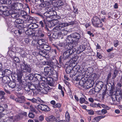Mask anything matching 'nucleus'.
I'll return each mask as SVG.
<instances>
[{"instance_id": "nucleus-1", "label": "nucleus", "mask_w": 122, "mask_h": 122, "mask_svg": "<svg viewBox=\"0 0 122 122\" xmlns=\"http://www.w3.org/2000/svg\"><path fill=\"white\" fill-rule=\"evenodd\" d=\"M34 86L36 89L34 88L33 92L34 96L37 95L39 92L43 94H46L48 92H50L51 90V88L48 85L44 83H42L41 84L40 83L38 82L37 84H35Z\"/></svg>"}, {"instance_id": "nucleus-2", "label": "nucleus", "mask_w": 122, "mask_h": 122, "mask_svg": "<svg viewBox=\"0 0 122 122\" xmlns=\"http://www.w3.org/2000/svg\"><path fill=\"white\" fill-rule=\"evenodd\" d=\"M81 38V35L77 32L73 33L68 36L66 41L68 44H72L77 43L79 41Z\"/></svg>"}, {"instance_id": "nucleus-3", "label": "nucleus", "mask_w": 122, "mask_h": 122, "mask_svg": "<svg viewBox=\"0 0 122 122\" xmlns=\"http://www.w3.org/2000/svg\"><path fill=\"white\" fill-rule=\"evenodd\" d=\"M29 23V22L27 21L26 20L25 21H24V22L22 23V25H20L18 27V30L14 31V33L15 34V36H16L17 37L21 36V34L24 32V28H28Z\"/></svg>"}, {"instance_id": "nucleus-4", "label": "nucleus", "mask_w": 122, "mask_h": 122, "mask_svg": "<svg viewBox=\"0 0 122 122\" xmlns=\"http://www.w3.org/2000/svg\"><path fill=\"white\" fill-rule=\"evenodd\" d=\"M70 44H66L65 46V48L67 49L64 51L63 55L62 58L64 60L68 59L70 55L75 52V49H72V47Z\"/></svg>"}, {"instance_id": "nucleus-5", "label": "nucleus", "mask_w": 122, "mask_h": 122, "mask_svg": "<svg viewBox=\"0 0 122 122\" xmlns=\"http://www.w3.org/2000/svg\"><path fill=\"white\" fill-rule=\"evenodd\" d=\"M85 73L84 72L83 73H80L79 75H78L77 77L76 80V81H78L80 80L79 82V86L78 88L81 90H83L84 89H86L85 85L86 81H83L81 79L82 77L83 76L85 75Z\"/></svg>"}, {"instance_id": "nucleus-6", "label": "nucleus", "mask_w": 122, "mask_h": 122, "mask_svg": "<svg viewBox=\"0 0 122 122\" xmlns=\"http://www.w3.org/2000/svg\"><path fill=\"white\" fill-rule=\"evenodd\" d=\"M92 22L93 25L96 28L101 27L103 26L101 19L97 16L93 17L92 19Z\"/></svg>"}, {"instance_id": "nucleus-7", "label": "nucleus", "mask_w": 122, "mask_h": 122, "mask_svg": "<svg viewBox=\"0 0 122 122\" xmlns=\"http://www.w3.org/2000/svg\"><path fill=\"white\" fill-rule=\"evenodd\" d=\"M21 69L24 72L30 73L32 68L30 65L25 61H23L22 64H20Z\"/></svg>"}, {"instance_id": "nucleus-8", "label": "nucleus", "mask_w": 122, "mask_h": 122, "mask_svg": "<svg viewBox=\"0 0 122 122\" xmlns=\"http://www.w3.org/2000/svg\"><path fill=\"white\" fill-rule=\"evenodd\" d=\"M115 94V95H114V97L115 98L116 101L118 102H120L121 100L122 90L121 88H117L116 90Z\"/></svg>"}, {"instance_id": "nucleus-9", "label": "nucleus", "mask_w": 122, "mask_h": 122, "mask_svg": "<svg viewBox=\"0 0 122 122\" xmlns=\"http://www.w3.org/2000/svg\"><path fill=\"white\" fill-rule=\"evenodd\" d=\"M70 46H71V47H72V49H74L75 50V51H79V53H81L83 51H84L86 47L85 46L83 45H77L74 47L72 45H70Z\"/></svg>"}, {"instance_id": "nucleus-10", "label": "nucleus", "mask_w": 122, "mask_h": 122, "mask_svg": "<svg viewBox=\"0 0 122 122\" xmlns=\"http://www.w3.org/2000/svg\"><path fill=\"white\" fill-rule=\"evenodd\" d=\"M37 108L43 111L48 112L50 110V109L47 105L45 104H41L37 106Z\"/></svg>"}, {"instance_id": "nucleus-11", "label": "nucleus", "mask_w": 122, "mask_h": 122, "mask_svg": "<svg viewBox=\"0 0 122 122\" xmlns=\"http://www.w3.org/2000/svg\"><path fill=\"white\" fill-rule=\"evenodd\" d=\"M23 83L22 80L18 81L16 84L15 87V90L16 91H18L21 90L22 87Z\"/></svg>"}, {"instance_id": "nucleus-12", "label": "nucleus", "mask_w": 122, "mask_h": 122, "mask_svg": "<svg viewBox=\"0 0 122 122\" xmlns=\"http://www.w3.org/2000/svg\"><path fill=\"white\" fill-rule=\"evenodd\" d=\"M60 32L58 34L57 38L59 39L63 38V36L66 35L68 33V31L64 29H62Z\"/></svg>"}, {"instance_id": "nucleus-13", "label": "nucleus", "mask_w": 122, "mask_h": 122, "mask_svg": "<svg viewBox=\"0 0 122 122\" xmlns=\"http://www.w3.org/2000/svg\"><path fill=\"white\" fill-rule=\"evenodd\" d=\"M54 68L52 67L50 72V75H52L54 79L57 80L58 77V73L54 69Z\"/></svg>"}, {"instance_id": "nucleus-14", "label": "nucleus", "mask_w": 122, "mask_h": 122, "mask_svg": "<svg viewBox=\"0 0 122 122\" xmlns=\"http://www.w3.org/2000/svg\"><path fill=\"white\" fill-rule=\"evenodd\" d=\"M50 3L48 1H45L43 3H41L39 5H38L37 6L39 9H42V8H44L45 7L49 6L50 5Z\"/></svg>"}, {"instance_id": "nucleus-15", "label": "nucleus", "mask_w": 122, "mask_h": 122, "mask_svg": "<svg viewBox=\"0 0 122 122\" xmlns=\"http://www.w3.org/2000/svg\"><path fill=\"white\" fill-rule=\"evenodd\" d=\"M53 56L51 59V60L50 61V62H52L53 63V64H52V66L56 67L57 66H58V65L59 64L58 61L55 58V56Z\"/></svg>"}, {"instance_id": "nucleus-16", "label": "nucleus", "mask_w": 122, "mask_h": 122, "mask_svg": "<svg viewBox=\"0 0 122 122\" xmlns=\"http://www.w3.org/2000/svg\"><path fill=\"white\" fill-rule=\"evenodd\" d=\"M94 84V81H93L90 80L89 81H86L85 87L86 89H89L92 87Z\"/></svg>"}, {"instance_id": "nucleus-17", "label": "nucleus", "mask_w": 122, "mask_h": 122, "mask_svg": "<svg viewBox=\"0 0 122 122\" xmlns=\"http://www.w3.org/2000/svg\"><path fill=\"white\" fill-rule=\"evenodd\" d=\"M52 67L55 68L56 67L49 66V67L47 66L44 68V71L46 75H50V72Z\"/></svg>"}, {"instance_id": "nucleus-18", "label": "nucleus", "mask_w": 122, "mask_h": 122, "mask_svg": "<svg viewBox=\"0 0 122 122\" xmlns=\"http://www.w3.org/2000/svg\"><path fill=\"white\" fill-rule=\"evenodd\" d=\"M46 82L47 84L44 83L46 84H47L48 86V85L51 86H53V79L52 77L49 76L47 77Z\"/></svg>"}, {"instance_id": "nucleus-19", "label": "nucleus", "mask_w": 122, "mask_h": 122, "mask_svg": "<svg viewBox=\"0 0 122 122\" xmlns=\"http://www.w3.org/2000/svg\"><path fill=\"white\" fill-rule=\"evenodd\" d=\"M23 72L21 69L20 70L17 69V75L18 81L22 80L21 78L23 75Z\"/></svg>"}, {"instance_id": "nucleus-20", "label": "nucleus", "mask_w": 122, "mask_h": 122, "mask_svg": "<svg viewBox=\"0 0 122 122\" xmlns=\"http://www.w3.org/2000/svg\"><path fill=\"white\" fill-rule=\"evenodd\" d=\"M24 22V20L20 18H17L15 20V22H14V26L16 27H18V25L20 24H22V23Z\"/></svg>"}, {"instance_id": "nucleus-21", "label": "nucleus", "mask_w": 122, "mask_h": 122, "mask_svg": "<svg viewBox=\"0 0 122 122\" xmlns=\"http://www.w3.org/2000/svg\"><path fill=\"white\" fill-rule=\"evenodd\" d=\"M15 100L16 102L20 103H24L25 102V100L24 97L21 96H20V97H18L15 98Z\"/></svg>"}, {"instance_id": "nucleus-22", "label": "nucleus", "mask_w": 122, "mask_h": 122, "mask_svg": "<svg viewBox=\"0 0 122 122\" xmlns=\"http://www.w3.org/2000/svg\"><path fill=\"white\" fill-rule=\"evenodd\" d=\"M39 53L40 55L43 57H45V58H48L49 57L48 53L43 50L39 51Z\"/></svg>"}, {"instance_id": "nucleus-23", "label": "nucleus", "mask_w": 122, "mask_h": 122, "mask_svg": "<svg viewBox=\"0 0 122 122\" xmlns=\"http://www.w3.org/2000/svg\"><path fill=\"white\" fill-rule=\"evenodd\" d=\"M46 119L48 122H52L56 120L55 117L53 115H51L46 117Z\"/></svg>"}, {"instance_id": "nucleus-24", "label": "nucleus", "mask_w": 122, "mask_h": 122, "mask_svg": "<svg viewBox=\"0 0 122 122\" xmlns=\"http://www.w3.org/2000/svg\"><path fill=\"white\" fill-rule=\"evenodd\" d=\"M47 21L46 19H43L42 20L39 21V25H40L41 27L42 28L44 27V26L46 25Z\"/></svg>"}, {"instance_id": "nucleus-25", "label": "nucleus", "mask_w": 122, "mask_h": 122, "mask_svg": "<svg viewBox=\"0 0 122 122\" xmlns=\"http://www.w3.org/2000/svg\"><path fill=\"white\" fill-rule=\"evenodd\" d=\"M112 84L110 83V84L111 85L110 86V95L111 96H113V93L114 92V88L115 84L114 82H112Z\"/></svg>"}, {"instance_id": "nucleus-26", "label": "nucleus", "mask_w": 122, "mask_h": 122, "mask_svg": "<svg viewBox=\"0 0 122 122\" xmlns=\"http://www.w3.org/2000/svg\"><path fill=\"white\" fill-rule=\"evenodd\" d=\"M21 4L18 2L14 3L12 5V8H14L16 10H19L21 8H19V6H20Z\"/></svg>"}, {"instance_id": "nucleus-27", "label": "nucleus", "mask_w": 122, "mask_h": 122, "mask_svg": "<svg viewBox=\"0 0 122 122\" xmlns=\"http://www.w3.org/2000/svg\"><path fill=\"white\" fill-rule=\"evenodd\" d=\"M93 68L92 67H88L86 69L85 72L84 71L83 72H82V71H81L80 73H81H81H83L84 72L85 73V75L86 74V73H88L87 75H89L93 72Z\"/></svg>"}, {"instance_id": "nucleus-28", "label": "nucleus", "mask_w": 122, "mask_h": 122, "mask_svg": "<svg viewBox=\"0 0 122 122\" xmlns=\"http://www.w3.org/2000/svg\"><path fill=\"white\" fill-rule=\"evenodd\" d=\"M15 82L13 81H10L8 82V85L9 87L12 89L15 88Z\"/></svg>"}, {"instance_id": "nucleus-29", "label": "nucleus", "mask_w": 122, "mask_h": 122, "mask_svg": "<svg viewBox=\"0 0 122 122\" xmlns=\"http://www.w3.org/2000/svg\"><path fill=\"white\" fill-rule=\"evenodd\" d=\"M32 30L30 28L28 29L25 31V33L26 35H32V36H34L35 35V33H33L32 32Z\"/></svg>"}, {"instance_id": "nucleus-30", "label": "nucleus", "mask_w": 122, "mask_h": 122, "mask_svg": "<svg viewBox=\"0 0 122 122\" xmlns=\"http://www.w3.org/2000/svg\"><path fill=\"white\" fill-rule=\"evenodd\" d=\"M20 16L26 20V19L27 18V16H28V15L27 14V13L26 12L23 10H22L21 11Z\"/></svg>"}, {"instance_id": "nucleus-31", "label": "nucleus", "mask_w": 122, "mask_h": 122, "mask_svg": "<svg viewBox=\"0 0 122 122\" xmlns=\"http://www.w3.org/2000/svg\"><path fill=\"white\" fill-rule=\"evenodd\" d=\"M58 23V26L61 30L62 29H62V28L64 27L67 26L66 25L67 24L66 23H61V22H59Z\"/></svg>"}, {"instance_id": "nucleus-32", "label": "nucleus", "mask_w": 122, "mask_h": 122, "mask_svg": "<svg viewBox=\"0 0 122 122\" xmlns=\"http://www.w3.org/2000/svg\"><path fill=\"white\" fill-rule=\"evenodd\" d=\"M63 19L62 18H61L60 16L59 15H57L56 13V14L54 16V17H53V18H52V20H58V21L59 22V21L60 22L61 21V20H62Z\"/></svg>"}, {"instance_id": "nucleus-33", "label": "nucleus", "mask_w": 122, "mask_h": 122, "mask_svg": "<svg viewBox=\"0 0 122 122\" xmlns=\"http://www.w3.org/2000/svg\"><path fill=\"white\" fill-rule=\"evenodd\" d=\"M26 20H28L27 21L31 23H33L36 21V20L34 18L29 16V15L27 16V18L26 19Z\"/></svg>"}, {"instance_id": "nucleus-34", "label": "nucleus", "mask_w": 122, "mask_h": 122, "mask_svg": "<svg viewBox=\"0 0 122 122\" xmlns=\"http://www.w3.org/2000/svg\"><path fill=\"white\" fill-rule=\"evenodd\" d=\"M4 76L10 75L11 74V71L9 69H5L3 71Z\"/></svg>"}, {"instance_id": "nucleus-35", "label": "nucleus", "mask_w": 122, "mask_h": 122, "mask_svg": "<svg viewBox=\"0 0 122 122\" xmlns=\"http://www.w3.org/2000/svg\"><path fill=\"white\" fill-rule=\"evenodd\" d=\"M65 120L67 122H69L70 120V114L68 111H66L65 115Z\"/></svg>"}, {"instance_id": "nucleus-36", "label": "nucleus", "mask_w": 122, "mask_h": 122, "mask_svg": "<svg viewBox=\"0 0 122 122\" xmlns=\"http://www.w3.org/2000/svg\"><path fill=\"white\" fill-rule=\"evenodd\" d=\"M103 85V83L102 81H100L96 84L95 86L101 89L102 88Z\"/></svg>"}, {"instance_id": "nucleus-37", "label": "nucleus", "mask_w": 122, "mask_h": 122, "mask_svg": "<svg viewBox=\"0 0 122 122\" xmlns=\"http://www.w3.org/2000/svg\"><path fill=\"white\" fill-rule=\"evenodd\" d=\"M118 72V71L116 69H114L113 74L112 75V79H114L116 77Z\"/></svg>"}, {"instance_id": "nucleus-38", "label": "nucleus", "mask_w": 122, "mask_h": 122, "mask_svg": "<svg viewBox=\"0 0 122 122\" xmlns=\"http://www.w3.org/2000/svg\"><path fill=\"white\" fill-rule=\"evenodd\" d=\"M5 94V92L2 90L0 91V99L1 100L3 99V100L5 99L4 96Z\"/></svg>"}, {"instance_id": "nucleus-39", "label": "nucleus", "mask_w": 122, "mask_h": 122, "mask_svg": "<svg viewBox=\"0 0 122 122\" xmlns=\"http://www.w3.org/2000/svg\"><path fill=\"white\" fill-rule=\"evenodd\" d=\"M22 118V117L20 113L16 115L14 117V120L16 121H18Z\"/></svg>"}, {"instance_id": "nucleus-40", "label": "nucleus", "mask_w": 122, "mask_h": 122, "mask_svg": "<svg viewBox=\"0 0 122 122\" xmlns=\"http://www.w3.org/2000/svg\"><path fill=\"white\" fill-rule=\"evenodd\" d=\"M100 104L99 103L97 104L96 103H93L92 102L90 104V106L91 107H99L101 108V107H100Z\"/></svg>"}, {"instance_id": "nucleus-41", "label": "nucleus", "mask_w": 122, "mask_h": 122, "mask_svg": "<svg viewBox=\"0 0 122 122\" xmlns=\"http://www.w3.org/2000/svg\"><path fill=\"white\" fill-rule=\"evenodd\" d=\"M76 70H75L72 68L71 69V71L70 73V77H72L73 76H75L77 72Z\"/></svg>"}, {"instance_id": "nucleus-42", "label": "nucleus", "mask_w": 122, "mask_h": 122, "mask_svg": "<svg viewBox=\"0 0 122 122\" xmlns=\"http://www.w3.org/2000/svg\"><path fill=\"white\" fill-rule=\"evenodd\" d=\"M80 103L81 104L84 103L85 104H88L89 103V102L86 101L85 99L83 97H81L79 99Z\"/></svg>"}, {"instance_id": "nucleus-43", "label": "nucleus", "mask_w": 122, "mask_h": 122, "mask_svg": "<svg viewBox=\"0 0 122 122\" xmlns=\"http://www.w3.org/2000/svg\"><path fill=\"white\" fill-rule=\"evenodd\" d=\"M42 76L40 74H34V77L35 80L38 81H41Z\"/></svg>"}, {"instance_id": "nucleus-44", "label": "nucleus", "mask_w": 122, "mask_h": 122, "mask_svg": "<svg viewBox=\"0 0 122 122\" xmlns=\"http://www.w3.org/2000/svg\"><path fill=\"white\" fill-rule=\"evenodd\" d=\"M43 49L49 51L51 50V47L50 46L46 44H44L43 45Z\"/></svg>"}, {"instance_id": "nucleus-45", "label": "nucleus", "mask_w": 122, "mask_h": 122, "mask_svg": "<svg viewBox=\"0 0 122 122\" xmlns=\"http://www.w3.org/2000/svg\"><path fill=\"white\" fill-rule=\"evenodd\" d=\"M57 4L56 6L57 7H60L63 5L64 3L63 1L61 0H59L57 2Z\"/></svg>"}, {"instance_id": "nucleus-46", "label": "nucleus", "mask_w": 122, "mask_h": 122, "mask_svg": "<svg viewBox=\"0 0 122 122\" xmlns=\"http://www.w3.org/2000/svg\"><path fill=\"white\" fill-rule=\"evenodd\" d=\"M6 76H4L3 71L2 70H0V78H2V80H3L5 81V78H6Z\"/></svg>"}, {"instance_id": "nucleus-47", "label": "nucleus", "mask_w": 122, "mask_h": 122, "mask_svg": "<svg viewBox=\"0 0 122 122\" xmlns=\"http://www.w3.org/2000/svg\"><path fill=\"white\" fill-rule=\"evenodd\" d=\"M66 25L67 26H68L69 25H76L77 24V21L75 20H74L73 21H71L68 23H66Z\"/></svg>"}, {"instance_id": "nucleus-48", "label": "nucleus", "mask_w": 122, "mask_h": 122, "mask_svg": "<svg viewBox=\"0 0 122 122\" xmlns=\"http://www.w3.org/2000/svg\"><path fill=\"white\" fill-rule=\"evenodd\" d=\"M52 62H50V61H44L43 62V64L44 65H48L52 67V64H53Z\"/></svg>"}, {"instance_id": "nucleus-49", "label": "nucleus", "mask_w": 122, "mask_h": 122, "mask_svg": "<svg viewBox=\"0 0 122 122\" xmlns=\"http://www.w3.org/2000/svg\"><path fill=\"white\" fill-rule=\"evenodd\" d=\"M56 14V12L55 10L52 11V12H50V15L51 16V20H52V18H53V17H54V16Z\"/></svg>"}, {"instance_id": "nucleus-50", "label": "nucleus", "mask_w": 122, "mask_h": 122, "mask_svg": "<svg viewBox=\"0 0 122 122\" xmlns=\"http://www.w3.org/2000/svg\"><path fill=\"white\" fill-rule=\"evenodd\" d=\"M10 14V11L7 10L2 12V15H2L3 16H7L9 15Z\"/></svg>"}, {"instance_id": "nucleus-51", "label": "nucleus", "mask_w": 122, "mask_h": 122, "mask_svg": "<svg viewBox=\"0 0 122 122\" xmlns=\"http://www.w3.org/2000/svg\"><path fill=\"white\" fill-rule=\"evenodd\" d=\"M11 16L13 19H15L17 18V17H18L19 15L17 13H13L12 12V14H11Z\"/></svg>"}, {"instance_id": "nucleus-52", "label": "nucleus", "mask_w": 122, "mask_h": 122, "mask_svg": "<svg viewBox=\"0 0 122 122\" xmlns=\"http://www.w3.org/2000/svg\"><path fill=\"white\" fill-rule=\"evenodd\" d=\"M19 49L20 50V54L23 57H26L27 55V53L24 50H22V51H21V49L20 48H19Z\"/></svg>"}, {"instance_id": "nucleus-53", "label": "nucleus", "mask_w": 122, "mask_h": 122, "mask_svg": "<svg viewBox=\"0 0 122 122\" xmlns=\"http://www.w3.org/2000/svg\"><path fill=\"white\" fill-rule=\"evenodd\" d=\"M72 67L70 66H67L66 70V71L67 74H70L71 71Z\"/></svg>"}, {"instance_id": "nucleus-54", "label": "nucleus", "mask_w": 122, "mask_h": 122, "mask_svg": "<svg viewBox=\"0 0 122 122\" xmlns=\"http://www.w3.org/2000/svg\"><path fill=\"white\" fill-rule=\"evenodd\" d=\"M35 78L34 75L31 73H30L28 76V78L29 80H32Z\"/></svg>"}, {"instance_id": "nucleus-55", "label": "nucleus", "mask_w": 122, "mask_h": 122, "mask_svg": "<svg viewBox=\"0 0 122 122\" xmlns=\"http://www.w3.org/2000/svg\"><path fill=\"white\" fill-rule=\"evenodd\" d=\"M20 61V60L18 57H15L14 58L13 62L15 64V66L17 65L16 63H19Z\"/></svg>"}, {"instance_id": "nucleus-56", "label": "nucleus", "mask_w": 122, "mask_h": 122, "mask_svg": "<svg viewBox=\"0 0 122 122\" xmlns=\"http://www.w3.org/2000/svg\"><path fill=\"white\" fill-rule=\"evenodd\" d=\"M3 1L4 4L7 5H10L12 3L11 0H3Z\"/></svg>"}, {"instance_id": "nucleus-57", "label": "nucleus", "mask_w": 122, "mask_h": 122, "mask_svg": "<svg viewBox=\"0 0 122 122\" xmlns=\"http://www.w3.org/2000/svg\"><path fill=\"white\" fill-rule=\"evenodd\" d=\"M50 52H51L52 55L55 56L57 54V51L56 49H52L50 50Z\"/></svg>"}, {"instance_id": "nucleus-58", "label": "nucleus", "mask_w": 122, "mask_h": 122, "mask_svg": "<svg viewBox=\"0 0 122 122\" xmlns=\"http://www.w3.org/2000/svg\"><path fill=\"white\" fill-rule=\"evenodd\" d=\"M111 72H110L108 74L107 78V83H108L109 81L111 80Z\"/></svg>"}, {"instance_id": "nucleus-59", "label": "nucleus", "mask_w": 122, "mask_h": 122, "mask_svg": "<svg viewBox=\"0 0 122 122\" xmlns=\"http://www.w3.org/2000/svg\"><path fill=\"white\" fill-rule=\"evenodd\" d=\"M30 109L31 111L33 112H36L34 106L32 105H30Z\"/></svg>"}, {"instance_id": "nucleus-60", "label": "nucleus", "mask_w": 122, "mask_h": 122, "mask_svg": "<svg viewBox=\"0 0 122 122\" xmlns=\"http://www.w3.org/2000/svg\"><path fill=\"white\" fill-rule=\"evenodd\" d=\"M73 66L74 67L72 68L74 70H76L78 72V70L80 69V66L79 65H77Z\"/></svg>"}, {"instance_id": "nucleus-61", "label": "nucleus", "mask_w": 122, "mask_h": 122, "mask_svg": "<svg viewBox=\"0 0 122 122\" xmlns=\"http://www.w3.org/2000/svg\"><path fill=\"white\" fill-rule=\"evenodd\" d=\"M32 30L33 29H35L37 28L38 27V25L36 24L35 22L32 23Z\"/></svg>"}, {"instance_id": "nucleus-62", "label": "nucleus", "mask_w": 122, "mask_h": 122, "mask_svg": "<svg viewBox=\"0 0 122 122\" xmlns=\"http://www.w3.org/2000/svg\"><path fill=\"white\" fill-rule=\"evenodd\" d=\"M61 105L60 103H57L55 104L54 106H53V107L54 108H60L61 107Z\"/></svg>"}, {"instance_id": "nucleus-63", "label": "nucleus", "mask_w": 122, "mask_h": 122, "mask_svg": "<svg viewBox=\"0 0 122 122\" xmlns=\"http://www.w3.org/2000/svg\"><path fill=\"white\" fill-rule=\"evenodd\" d=\"M37 40H33L32 41L31 45L34 46H36L37 44Z\"/></svg>"}, {"instance_id": "nucleus-64", "label": "nucleus", "mask_w": 122, "mask_h": 122, "mask_svg": "<svg viewBox=\"0 0 122 122\" xmlns=\"http://www.w3.org/2000/svg\"><path fill=\"white\" fill-rule=\"evenodd\" d=\"M44 14L45 16L47 18H51L50 13L48 12H46L44 13Z\"/></svg>"}]
</instances>
